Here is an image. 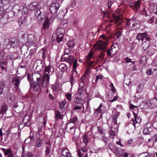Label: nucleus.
Returning <instances> with one entry per match:
<instances>
[{
	"instance_id": "obj_43",
	"label": "nucleus",
	"mask_w": 157,
	"mask_h": 157,
	"mask_svg": "<svg viewBox=\"0 0 157 157\" xmlns=\"http://www.w3.org/2000/svg\"><path fill=\"white\" fill-rule=\"evenodd\" d=\"M66 102L65 100H63L60 102L59 104V106L60 109H63L66 104Z\"/></svg>"
},
{
	"instance_id": "obj_4",
	"label": "nucleus",
	"mask_w": 157,
	"mask_h": 157,
	"mask_svg": "<svg viewBox=\"0 0 157 157\" xmlns=\"http://www.w3.org/2000/svg\"><path fill=\"white\" fill-rule=\"evenodd\" d=\"M21 11L23 15L26 14L28 11L27 7L25 6L17 5L14 6L12 10V12L14 16H17Z\"/></svg>"
},
{
	"instance_id": "obj_8",
	"label": "nucleus",
	"mask_w": 157,
	"mask_h": 157,
	"mask_svg": "<svg viewBox=\"0 0 157 157\" xmlns=\"http://www.w3.org/2000/svg\"><path fill=\"white\" fill-rule=\"evenodd\" d=\"M55 17L54 15H52L49 20V18L46 17V16H44L43 17L39 19V21H44L43 27V29L45 30L48 28L49 26L50 21H53L55 18Z\"/></svg>"
},
{
	"instance_id": "obj_54",
	"label": "nucleus",
	"mask_w": 157,
	"mask_h": 157,
	"mask_svg": "<svg viewBox=\"0 0 157 157\" xmlns=\"http://www.w3.org/2000/svg\"><path fill=\"white\" fill-rule=\"evenodd\" d=\"M77 120V118L76 117H73L72 118H71L70 120L71 123H70L74 124V123Z\"/></svg>"
},
{
	"instance_id": "obj_45",
	"label": "nucleus",
	"mask_w": 157,
	"mask_h": 157,
	"mask_svg": "<svg viewBox=\"0 0 157 157\" xmlns=\"http://www.w3.org/2000/svg\"><path fill=\"white\" fill-rule=\"evenodd\" d=\"M40 87V86L39 85L37 84H34L33 85V90L34 91H36L38 90Z\"/></svg>"
},
{
	"instance_id": "obj_16",
	"label": "nucleus",
	"mask_w": 157,
	"mask_h": 157,
	"mask_svg": "<svg viewBox=\"0 0 157 157\" xmlns=\"http://www.w3.org/2000/svg\"><path fill=\"white\" fill-rule=\"evenodd\" d=\"M10 41L11 46L12 48H16L19 46V43L16 38L14 37L11 38Z\"/></svg>"
},
{
	"instance_id": "obj_34",
	"label": "nucleus",
	"mask_w": 157,
	"mask_h": 157,
	"mask_svg": "<svg viewBox=\"0 0 157 157\" xmlns=\"http://www.w3.org/2000/svg\"><path fill=\"white\" fill-rule=\"evenodd\" d=\"M8 107L6 105L4 104L2 105L0 111V113L3 115L6 114Z\"/></svg>"
},
{
	"instance_id": "obj_48",
	"label": "nucleus",
	"mask_w": 157,
	"mask_h": 157,
	"mask_svg": "<svg viewBox=\"0 0 157 157\" xmlns=\"http://www.w3.org/2000/svg\"><path fill=\"white\" fill-rule=\"evenodd\" d=\"M154 53V49L153 48L149 49L147 51L148 55L150 56H152Z\"/></svg>"
},
{
	"instance_id": "obj_57",
	"label": "nucleus",
	"mask_w": 157,
	"mask_h": 157,
	"mask_svg": "<svg viewBox=\"0 0 157 157\" xmlns=\"http://www.w3.org/2000/svg\"><path fill=\"white\" fill-rule=\"evenodd\" d=\"M101 104L99 107L97 109H96L97 111L99 113H101L103 112V111L101 109Z\"/></svg>"
},
{
	"instance_id": "obj_62",
	"label": "nucleus",
	"mask_w": 157,
	"mask_h": 157,
	"mask_svg": "<svg viewBox=\"0 0 157 157\" xmlns=\"http://www.w3.org/2000/svg\"><path fill=\"white\" fill-rule=\"evenodd\" d=\"M50 152V150L48 147H46V149L45 151V153L46 155H49Z\"/></svg>"
},
{
	"instance_id": "obj_50",
	"label": "nucleus",
	"mask_w": 157,
	"mask_h": 157,
	"mask_svg": "<svg viewBox=\"0 0 157 157\" xmlns=\"http://www.w3.org/2000/svg\"><path fill=\"white\" fill-rule=\"evenodd\" d=\"M143 132L145 134H149L150 133V131L148 128H146L144 129Z\"/></svg>"
},
{
	"instance_id": "obj_17",
	"label": "nucleus",
	"mask_w": 157,
	"mask_h": 157,
	"mask_svg": "<svg viewBox=\"0 0 157 157\" xmlns=\"http://www.w3.org/2000/svg\"><path fill=\"white\" fill-rule=\"evenodd\" d=\"M46 50L45 48H42L40 52L38 54V55L39 56V58L40 60H44L46 57Z\"/></svg>"
},
{
	"instance_id": "obj_24",
	"label": "nucleus",
	"mask_w": 157,
	"mask_h": 157,
	"mask_svg": "<svg viewBox=\"0 0 157 157\" xmlns=\"http://www.w3.org/2000/svg\"><path fill=\"white\" fill-rule=\"evenodd\" d=\"M13 60H12V64H9L8 65H3L2 64H0V68L2 70L3 72H6L7 71V68L11 67L13 65Z\"/></svg>"
},
{
	"instance_id": "obj_18",
	"label": "nucleus",
	"mask_w": 157,
	"mask_h": 157,
	"mask_svg": "<svg viewBox=\"0 0 157 157\" xmlns=\"http://www.w3.org/2000/svg\"><path fill=\"white\" fill-rule=\"evenodd\" d=\"M34 66H36V69L37 71L41 70L43 67V64L41 60H36L34 64Z\"/></svg>"
},
{
	"instance_id": "obj_29",
	"label": "nucleus",
	"mask_w": 157,
	"mask_h": 157,
	"mask_svg": "<svg viewBox=\"0 0 157 157\" xmlns=\"http://www.w3.org/2000/svg\"><path fill=\"white\" fill-rule=\"evenodd\" d=\"M62 154L64 156L67 157H70L71 154L68 149L66 148H63L62 150Z\"/></svg>"
},
{
	"instance_id": "obj_9",
	"label": "nucleus",
	"mask_w": 157,
	"mask_h": 157,
	"mask_svg": "<svg viewBox=\"0 0 157 157\" xmlns=\"http://www.w3.org/2000/svg\"><path fill=\"white\" fill-rule=\"evenodd\" d=\"M13 109L17 113H19L21 110L23 109L24 108V105L23 102H18L13 105Z\"/></svg>"
},
{
	"instance_id": "obj_44",
	"label": "nucleus",
	"mask_w": 157,
	"mask_h": 157,
	"mask_svg": "<svg viewBox=\"0 0 157 157\" xmlns=\"http://www.w3.org/2000/svg\"><path fill=\"white\" fill-rule=\"evenodd\" d=\"M56 117L57 119L59 118V119H61L63 117V115L60 114V113L59 111H56L55 112Z\"/></svg>"
},
{
	"instance_id": "obj_55",
	"label": "nucleus",
	"mask_w": 157,
	"mask_h": 157,
	"mask_svg": "<svg viewBox=\"0 0 157 157\" xmlns=\"http://www.w3.org/2000/svg\"><path fill=\"white\" fill-rule=\"evenodd\" d=\"M115 135V132H114L113 131H111L110 132V136L111 139H113L114 138Z\"/></svg>"
},
{
	"instance_id": "obj_35",
	"label": "nucleus",
	"mask_w": 157,
	"mask_h": 157,
	"mask_svg": "<svg viewBox=\"0 0 157 157\" xmlns=\"http://www.w3.org/2000/svg\"><path fill=\"white\" fill-rule=\"evenodd\" d=\"M115 154L117 156H121L123 155L124 153V151L118 148H116L114 151Z\"/></svg>"
},
{
	"instance_id": "obj_25",
	"label": "nucleus",
	"mask_w": 157,
	"mask_h": 157,
	"mask_svg": "<svg viewBox=\"0 0 157 157\" xmlns=\"http://www.w3.org/2000/svg\"><path fill=\"white\" fill-rule=\"evenodd\" d=\"M21 80V79L20 78L15 77L13 78L12 82L16 87L18 88Z\"/></svg>"
},
{
	"instance_id": "obj_20",
	"label": "nucleus",
	"mask_w": 157,
	"mask_h": 157,
	"mask_svg": "<svg viewBox=\"0 0 157 157\" xmlns=\"http://www.w3.org/2000/svg\"><path fill=\"white\" fill-rule=\"evenodd\" d=\"M40 7L39 9H38L37 10H36L35 11V15L36 17H38L40 18L43 17L44 16H45L44 15L45 13L42 11Z\"/></svg>"
},
{
	"instance_id": "obj_58",
	"label": "nucleus",
	"mask_w": 157,
	"mask_h": 157,
	"mask_svg": "<svg viewBox=\"0 0 157 157\" xmlns=\"http://www.w3.org/2000/svg\"><path fill=\"white\" fill-rule=\"evenodd\" d=\"M111 11L109 10H107V11H104L103 13L105 15H109L111 13Z\"/></svg>"
},
{
	"instance_id": "obj_1",
	"label": "nucleus",
	"mask_w": 157,
	"mask_h": 157,
	"mask_svg": "<svg viewBox=\"0 0 157 157\" xmlns=\"http://www.w3.org/2000/svg\"><path fill=\"white\" fill-rule=\"evenodd\" d=\"M100 37L102 38L103 40H100L96 43V48L97 50H101L103 51L101 52L98 59H101L102 60L104 59V57L105 55L104 52L106 49V45L109 43L108 40L109 37H106L105 35H102L100 36Z\"/></svg>"
},
{
	"instance_id": "obj_59",
	"label": "nucleus",
	"mask_w": 157,
	"mask_h": 157,
	"mask_svg": "<svg viewBox=\"0 0 157 157\" xmlns=\"http://www.w3.org/2000/svg\"><path fill=\"white\" fill-rule=\"evenodd\" d=\"M67 99L68 100L70 101L71 100V95L69 93H66L65 94Z\"/></svg>"
},
{
	"instance_id": "obj_12",
	"label": "nucleus",
	"mask_w": 157,
	"mask_h": 157,
	"mask_svg": "<svg viewBox=\"0 0 157 157\" xmlns=\"http://www.w3.org/2000/svg\"><path fill=\"white\" fill-rule=\"evenodd\" d=\"M136 39L139 41L141 40L143 42L146 40H148L150 38L146 33H138L136 36Z\"/></svg>"
},
{
	"instance_id": "obj_33",
	"label": "nucleus",
	"mask_w": 157,
	"mask_h": 157,
	"mask_svg": "<svg viewBox=\"0 0 157 157\" xmlns=\"http://www.w3.org/2000/svg\"><path fill=\"white\" fill-rule=\"evenodd\" d=\"M43 144L42 140L40 137L37 138L35 141V146L37 147H41Z\"/></svg>"
},
{
	"instance_id": "obj_47",
	"label": "nucleus",
	"mask_w": 157,
	"mask_h": 157,
	"mask_svg": "<svg viewBox=\"0 0 157 157\" xmlns=\"http://www.w3.org/2000/svg\"><path fill=\"white\" fill-rule=\"evenodd\" d=\"M84 91L83 87H79L78 90V94L81 96L83 93Z\"/></svg>"
},
{
	"instance_id": "obj_60",
	"label": "nucleus",
	"mask_w": 157,
	"mask_h": 157,
	"mask_svg": "<svg viewBox=\"0 0 157 157\" xmlns=\"http://www.w3.org/2000/svg\"><path fill=\"white\" fill-rule=\"evenodd\" d=\"M152 68L151 69H148L146 71V73L147 75H151L152 74Z\"/></svg>"
},
{
	"instance_id": "obj_23",
	"label": "nucleus",
	"mask_w": 157,
	"mask_h": 157,
	"mask_svg": "<svg viewBox=\"0 0 157 157\" xmlns=\"http://www.w3.org/2000/svg\"><path fill=\"white\" fill-rule=\"evenodd\" d=\"M2 150L5 155H8V157H13V155L10 149L2 148Z\"/></svg>"
},
{
	"instance_id": "obj_28",
	"label": "nucleus",
	"mask_w": 157,
	"mask_h": 157,
	"mask_svg": "<svg viewBox=\"0 0 157 157\" xmlns=\"http://www.w3.org/2000/svg\"><path fill=\"white\" fill-rule=\"evenodd\" d=\"M28 36L26 34L24 33L22 35L20 39L22 43L23 44H28Z\"/></svg>"
},
{
	"instance_id": "obj_14",
	"label": "nucleus",
	"mask_w": 157,
	"mask_h": 157,
	"mask_svg": "<svg viewBox=\"0 0 157 157\" xmlns=\"http://www.w3.org/2000/svg\"><path fill=\"white\" fill-rule=\"evenodd\" d=\"M113 17L115 20V24L119 26H122L123 24H124L123 21L121 18L119 16H117L113 14Z\"/></svg>"
},
{
	"instance_id": "obj_19",
	"label": "nucleus",
	"mask_w": 157,
	"mask_h": 157,
	"mask_svg": "<svg viewBox=\"0 0 157 157\" xmlns=\"http://www.w3.org/2000/svg\"><path fill=\"white\" fill-rule=\"evenodd\" d=\"M140 1L139 0L134 3L131 2L129 4V6L133 9H137L140 7Z\"/></svg>"
},
{
	"instance_id": "obj_53",
	"label": "nucleus",
	"mask_w": 157,
	"mask_h": 157,
	"mask_svg": "<svg viewBox=\"0 0 157 157\" xmlns=\"http://www.w3.org/2000/svg\"><path fill=\"white\" fill-rule=\"evenodd\" d=\"M3 11L4 8L3 4L0 1V15L2 14L3 13Z\"/></svg>"
},
{
	"instance_id": "obj_40",
	"label": "nucleus",
	"mask_w": 157,
	"mask_h": 157,
	"mask_svg": "<svg viewBox=\"0 0 157 157\" xmlns=\"http://www.w3.org/2000/svg\"><path fill=\"white\" fill-rule=\"evenodd\" d=\"M93 55V52L92 50H90L88 56L86 57V61L87 62L89 61L90 59L92 58Z\"/></svg>"
},
{
	"instance_id": "obj_10",
	"label": "nucleus",
	"mask_w": 157,
	"mask_h": 157,
	"mask_svg": "<svg viewBox=\"0 0 157 157\" xmlns=\"http://www.w3.org/2000/svg\"><path fill=\"white\" fill-rule=\"evenodd\" d=\"M118 45L116 44H113L111 47L108 49L107 51V54L108 57H111V54L114 55L116 52V48L117 47Z\"/></svg>"
},
{
	"instance_id": "obj_31",
	"label": "nucleus",
	"mask_w": 157,
	"mask_h": 157,
	"mask_svg": "<svg viewBox=\"0 0 157 157\" xmlns=\"http://www.w3.org/2000/svg\"><path fill=\"white\" fill-rule=\"evenodd\" d=\"M30 119L29 117L27 118L26 116H25L23 119V121L25 124V126H29L30 124Z\"/></svg>"
},
{
	"instance_id": "obj_46",
	"label": "nucleus",
	"mask_w": 157,
	"mask_h": 157,
	"mask_svg": "<svg viewBox=\"0 0 157 157\" xmlns=\"http://www.w3.org/2000/svg\"><path fill=\"white\" fill-rule=\"evenodd\" d=\"M78 66V64H77V59H75L73 63V68L74 69V71L75 72L76 74L77 73V71L75 70V69H76L77 66Z\"/></svg>"
},
{
	"instance_id": "obj_38",
	"label": "nucleus",
	"mask_w": 157,
	"mask_h": 157,
	"mask_svg": "<svg viewBox=\"0 0 157 157\" xmlns=\"http://www.w3.org/2000/svg\"><path fill=\"white\" fill-rule=\"evenodd\" d=\"M74 56L73 55H69V57L68 58V60H67L66 61H67V62L70 64H72L74 59Z\"/></svg>"
},
{
	"instance_id": "obj_13",
	"label": "nucleus",
	"mask_w": 157,
	"mask_h": 157,
	"mask_svg": "<svg viewBox=\"0 0 157 157\" xmlns=\"http://www.w3.org/2000/svg\"><path fill=\"white\" fill-rule=\"evenodd\" d=\"M9 20L10 21L12 20L11 17L7 14H5L1 17L0 19V22L1 24L4 25L7 23Z\"/></svg>"
},
{
	"instance_id": "obj_37",
	"label": "nucleus",
	"mask_w": 157,
	"mask_h": 157,
	"mask_svg": "<svg viewBox=\"0 0 157 157\" xmlns=\"http://www.w3.org/2000/svg\"><path fill=\"white\" fill-rule=\"evenodd\" d=\"M11 47L10 40H6L4 44V48L9 49Z\"/></svg>"
},
{
	"instance_id": "obj_39",
	"label": "nucleus",
	"mask_w": 157,
	"mask_h": 157,
	"mask_svg": "<svg viewBox=\"0 0 157 157\" xmlns=\"http://www.w3.org/2000/svg\"><path fill=\"white\" fill-rule=\"evenodd\" d=\"M59 68L63 71H65L67 69V67L65 64L61 63L59 64Z\"/></svg>"
},
{
	"instance_id": "obj_7",
	"label": "nucleus",
	"mask_w": 157,
	"mask_h": 157,
	"mask_svg": "<svg viewBox=\"0 0 157 157\" xmlns=\"http://www.w3.org/2000/svg\"><path fill=\"white\" fill-rule=\"evenodd\" d=\"M64 33V30L61 28H58L57 30L56 34L57 35L56 37H55V34H53L52 36V40L54 41L55 39L58 43H59L62 41L63 34Z\"/></svg>"
},
{
	"instance_id": "obj_26",
	"label": "nucleus",
	"mask_w": 157,
	"mask_h": 157,
	"mask_svg": "<svg viewBox=\"0 0 157 157\" xmlns=\"http://www.w3.org/2000/svg\"><path fill=\"white\" fill-rule=\"evenodd\" d=\"M36 75V84H38L39 86L42 85V80L43 77L40 74L37 73Z\"/></svg>"
},
{
	"instance_id": "obj_36",
	"label": "nucleus",
	"mask_w": 157,
	"mask_h": 157,
	"mask_svg": "<svg viewBox=\"0 0 157 157\" xmlns=\"http://www.w3.org/2000/svg\"><path fill=\"white\" fill-rule=\"evenodd\" d=\"M149 40L150 39L148 40H146L143 42L142 46L144 50H145L148 47L150 44Z\"/></svg>"
},
{
	"instance_id": "obj_6",
	"label": "nucleus",
	"mask_w": 157,
	"mask_h": 157,
	"mask_svg": "<svg viewBox=\"0 0 157 157\" xmlns=\"http://www.w3.org/2000/svg\"><path fill=\"white\" fill-rule=\"evenodd\" d=\"M5 56V53L3 52H1L0 53V64L3 65H8L9 63L12 64V60L13 58L12 56L8 55L6 56V58L3 59Z\"/></svg>"
},
{
	"instance_id": "obj_3",
	"label": "nucleus",
	"mask_w": 157,
	"mask_h": 157,
	"mask_svg": "<svg viewBox=\"0 0 157 157\" xmlns=\"http://www.w3.org/2000/svg\"><path fill=\"white\" fill-rule=\"evenodd\" d=\"M59 7V5L58 3L53 2L52 3L50 7V12L53 14H56L57 16L61 19L63 18L64 13L61 11L60 13L57 14L58 10Z\"/></svg>"
},
{
	"instance_id": "obj_56",
	"label": "nucleus",
	"mask_w": 157,
	"mask_h": 157,
	"mask_svg": "<svg viewBox=\"0 0 157 157\" xmlns=\"http://www.w3.org/2000/svg\"><path fill=\"white\" fill-rule=\"evenodd\" d=\"M102 140L105 143H107L108 142V138L106 136H103L102 138Z\"/></svg>"
},
{
	"instance_id": "obj_41",
	"label": "nucleus",
	"mask_w": 157,
	"mask_h": 157,
	"mask_svg": "<svg viewBox=\"0 0 157 157\" xmlns=\"http://www.w3.org/2000/svg\"><path fill=\"white\" fill-rule=\"evenodd\" d=\"M68 54H64L62 56L61 59L63 61H66L68 60V58L69 57Z\"/></svg>"
},
{
	"instance_id": "obj_21",
	"label": "nucleus",
	"mask_w": 157,
	"mask_h": 157,
	"mask_svg": "<svg viewBox=\"0 0 157 157\" xmlns=\"http://www.w3.org/2000/svg\"><path fill=\"white\" fill-rule=\"evenodd\" d=\"M34 36L32 34L29 35L28 36L27 40L28 45L29 46H31L33 45L35 42Z\"/></svg>"
},
{
	"instance_id": "obj_27",
	"label": "nucleus",
	"mask_w": 157,
	"mask_h": 157,
	"mask_svg": "<svg viewBox=\"0 0 157 157\" xmlns=\"http://www.w3.org/2000/svg\"><path fill=\"white\" fill-rule=\"evenodd\" d=\"M74 102L75 105L82 106L83 104V101L78 97H75L74 99Z\"/></svg>"
},
{
	"instance_id": "obj_63",
	"label": "nucleus",
	"mask_w": 157,
	"mask_h": 157,
	"mask_svg": "<svg viewBox=\"0 0 157 157\" xmlns=\"http://www.w3.org/2000/svg\"><path fill=\"white\" fill-rule=\"evenodd\" d=\"M102 78V76L101 75H97L95 79V82H96L99 79H101Z\"/></svg>"
},
{
	"instance_id": "obj_22",
	"label": "nucleus",
	"mask_w": 157,
	"mask_h": 157,
	"mask_svg": "<svg viewBox=\"0 0 157 157\" xmlns=\"http://www.w3.org/2000/svg\"><path fill=\"white\" fill-rule=\"evenodd\" d=\"M22 54H23L24 58L27 57L29 55V51H28V48L26 47H23L21 48Z\"/></svg>"
},
{
	"instance_id": "obj_5",
	"label": "nucleus",
	"mask_w": 157,
	"mask_h": 157,
	"mask_svg": "<svg viewBox=\"0 0 157 157\" xmlns=\"http://www.w3.org/2000/svg\"><path fill=\"white\" fill-rule=\"evenodd\" d=\"M142 105L144 106V107H141L142 109H145L147 107L150 108H155L157 106V99L154 98L150 100H145L140 104V107H142Z\"/></svg>"
},
{
	"instance_id": "obj_30",
	"label": "nucleus",
	"mask_w": 157,
	"mask_h": 157,
	"mask_svg": "<svg viewBox=\"0 0 157 157\" xmlns=\"http://www.w3.org/2000/svg\"><path fill=\"white\" fill-rule=\"evenodd\" d=\"M133 112L135 118V120L134 121L132 120L133 121V124L134 127H135L136 123H140L141 121V119L140 118L137 117L136 113H135L134 112Z\"/></svg>"
},
{
	"instance_id": "obj_42",
	"label": "nucleus",
	"mask_w": 157,
	"mask_h": 157,
	"mask_svg": "<svg viewBox=\"0 0 157 157\" xmlns=\"http://www.w3.org/2000/svg\"><path fill=\"white\" fill-rule=\"evenodd\" d=\"M143 89V86L141 84H139L137 88V93H140L142 91Z\"/></svg>"
},
{
	"instance_id": "obj_49",
	"label": "nucleus",
	"mask_w": 157,
	"mask_h": 157,
	"mask_svg": "<svg viewBox=\"0 0 157 157\" xmlns=\"http://www.w3.org/2000/svg\"><path fill=\"white\" fill-rule=\"evenodd\" d=\"M150 8L153 9L154 12L157 8V4L156 3H154L151 5Z\"/></svg>"
},
{
	"instance_id": "obj_64",
	"label": "nucleus",
	"mask_w": 157,
	"mask_h": 157,
	"mask_svg": "<svg viewBox=\"0 0 157 157\" xmlns=\"http://www.w3.org/2000/svg\"><path fill=\"white\" fill-rule=\"evenodd\" d=\"M112 4V2L110 0H109L108 1V9H109L110 8Z\"/></svg>"
},
{
	"instance_id": "obj_51",
	"label": "nucleus",
	"mask_w": 157,
	"mask_h": 157,
	"mask_svg": "<svg viewBox=\"0 0 157 157\" xmlns=\"http://www.w3.org/2000/svg\"><path fill=\"white\" fill-rule=\"evenodd\" d=\"M83 141L82 142L85 143L86 144L88 141V139L87 138V136L86 135H84L83 136Z\"/></svg>"
},
{
	"instance_id": "obj_2",
	"label": "nucleus",
	"mask_w": 157,
	"mask_h": 157,
	"mask_svg": "<svg viewBox=\"0 0 157 157\" xmlns=\"http://www.w3.org/2000/svg\"><path fill=\"white\" fill-rule=\"evenodd\" d=\"M54 69L50 67L49 66L45 67L44 73L43 76L42 80V87L44 88L47 87L49 84L50 76L52 75L54 72Z\"/></svg>"
},
{
	"instance_id": "obj_52",
	"label": "nucleus",
	"mask_w": 157,
	"mask_h": 157,
	"mask_svg": "<svg viewBox=\"0 0 157 157\" xmlns=\"http://www.w3.org/2000/svg\"><path fill=\"white\" fill-rule=\"evenodd\" d=\"M152 72L151 75H153L154 76H155L157 75V69L155 68H152Z\"/></svg>"
},
{
	"instance_id": "obj_32",
	"label": "nucleus",
	"mask_w": 157,
	"mask_h": 157,
	"mask_svg": "<svg viewBox=\"0 0 157 157\" xmlns=\"http://www.w3.org/2000/svg\"><path fill=\"white\" fill-rule=\"evenodd\" d=\"M27 17L25 16L19 20L18 22L20 26H23L25 25L27 21Z\"/></svg>"
},
{
	"instance_id": "obj_15",
	"label": "nucleus",
	"mask_w": 157,
	"mask_h": 157,
	"mask_svg": "<svg viewBox=\"0 0 157 157\" xmlns=\"http://www.w3.org/2000/svg\"><path fill=\"white\" fill-rule=\"evenodd\" d=\"M40 7V5L36 2H32L29 5V8L32 11L36 10L38 9H39Z\"/></svg>"
},
{
	"instance_id": "obj_61",
	"label": "nucleus",
	"mask_w": 157,
	"mask_h": 157,
	"mask_svg": "<svg viewBox=\"0 0 157 157\" xmlns=\"http://www.w3.org/2000/svg\"><path fill=\"white\" fill-rule=\"evenodd\" d=\"M32 141L30 139V138H27L25 141V143L26 144H28L32 142Z\"/></svg>"
},
{
	"instance_id": "obj_11",
	"label": "nucleus",
	"mask_w": 157,
	"mask_h": 157,
	"mask_svg": "<svg viewBox=\"0 0 157 157\" xmlns=\"http://www.w3.org/2000/svg\"><path fill=\"white\" fill-rule=\"evenodd\" d=\"M75 125L74 124L69 123L66 128V130L67 132L70 133L72 136L75 134Z\"/></svg>"
}]
</instances>
